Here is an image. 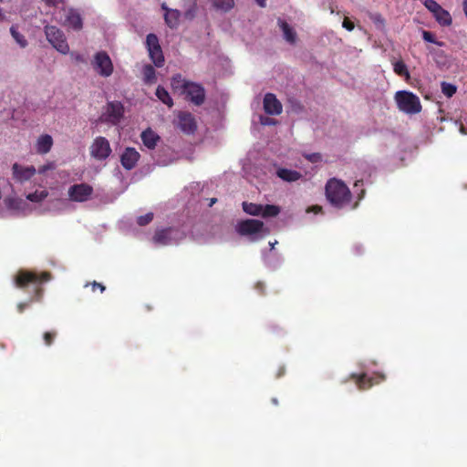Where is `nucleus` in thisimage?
Instances as JSON below:
<instances>
[{
	"label": "nucleus",
	"mask_w": 467,
	"mask_h": 467,
	"mask_svg": "<svg viewBox=\"0 0 467 467\" xmlns=\"http://www.w3.org/2000/svg\"><path fill=\"white\" fill-rule=\"evenodd\" d=\"M76 60H78V61H83V58H82V57H81L80 55H78V56L76 57Z\"/></svg>",
	"instance_id": "52"
},
{
	"label": "nucleus",
	"mask_w": 467,
	"mask_h": 467,
	"mask_svg": "<svg viewBox=\"0 0 467 467\" xmlns=\"http://www.w3.org/2000/svg\"><path fill=\"white\" fill-rule=\"evenodd\" d=\"M393 71L398 76L405 78L406 80H409L410 78L408 67L402 60H399L393 63Z\"/></svg>",
	"instance_id": "26"
},
{
	"label": "nucleus",
	"mask_w": 467,
	"mask_h": 467,
	"mask_svg": "<svg viewBox=\"0 0 467 467\" xmlns=\"http://www.w3.org/2000/svg\"><path fill=\"white\" fill-rule=\"evenodd\" d=\"M147 49L153 64L161 67L164 64V56L159 43V38L155 34H149L146 37Z\"/></svg>",
	"instance_id": "7"
},
{
	"label": "nucleus",
	"mask_w": 467,
	"mask_h": 467,
	"mask_svg": "<svg viewBox=\"0 0 467 467\" xmlns=\"http://www.w3.org/2000/svg\"><path fill=\"white\" fill-rule=\"evenodd\" d=\"M93 192V187L85 182L73 184L67 190L69 200L76 202H84L88 201Z\"/></svg>",
	"instance_id": "9"
},
{
	"label": "nucleus",
	"mask_w": 467,
	"mask_h": 467,
	"mask_svg": "<svg viewBox=\"0 0 467 467\" xmlns=\"http://www.w3.org/2000/svg\"><path fill=\"white\" fill-rule=\"evenodd\" d=\"M157 98L169 108L173 106L172 99L171 98L169 92L161 86H159L156 89Z\"/></svg>",
	"instance_id": "27"
},
{
	"label": "nucleus",
	"mask_w": 467,
	"mask_h": 467,
	"mask_svg": "<svg viewBox=\"0 0 467 467\" xmlns=\"http://www.w3.org/2000/svg\"><path fill=\"white\" fill-rule=\"evenodd\" d=\"M164 13V20L166 25L170 28H177L180 24V18L182 16L181 11L178 9L169 8L166 3H162L161 5Z\"/></svg>",
	"instance_id": "18"
},
{
	"label": "nucleus",
	"mask_w": 467,
	"mask_h": 467,
	"mask_svg": "<svg viewBox=\"0 0 467 467\" xmlns=\"http://www.w3.org/2000/svg\"><path fill=\"white\" fill-rule=\"evenodd\" d=\"M359 185H363V181H357L354 184V187H358Z\"/></svg>",
	"instance_id": "48"
},
{
	"label": "nucleus",
	"mask_w": 467,
	"mask_h": 467,
	"mask_svg": "<svg viewBox=\"0 0 467 467\" xmlns=\"http://www.w3.org/2000/svg\"><path fill=\"white\" fill-rule=\"evenodd\" d=\"M48 195V192L46 190L43 191H36L35 192H31L26 195V199L33 202H40L44 199H46Z\"/></svg>",
	"instance_id": "32"
},
{
	"label": "nucleus",
	"mask_w": 467,
	"mask_h": 467,
	"mask_svg": "<svg viewBox=\"0 0 467 467\" xmlns=\"http://www.w3.org/2000/svg\"><path fill=\"white\" fill-rule=\"evenodd\" d=\"M213 5L224 13L234 7V0H212Z\"/></svg>",
	"instance_id": "28"
},
{
	"label": "nucleus",
	"mask_w": 467,
	"mask_h": 467,
	"mask_svg": "<svg viewBox=\"0 0 467 467\" xmlns=\"http://www.w3.org/2000/svg\"><path fill=\"white\" fill-rule=\"evenodd\" d=\"M141 140L148 149H154L160 140V136L150 129H147L141 133Z\"/></svg>",
	"instance_id": "20"
},
{
	"label": "nucleus",
	"mask_w": 467,
	"mask_h": 467,
	"mask_svg": "<svg viewBox=\"0 0 467 467\" xmlns=\"http://www.w3.org/2000/svg\"><path fill=\"white\" fill-rule=\"evenodd\" d=\"M178 127L185 134H192L197 128L192 114L190 112H180L178 114Z\"/></svg>",
	"instance_id": "15"
},
{
	"label": "nucleus",
	"mask_w": 467,
	"mask_h": 467,
	"mask_svg": "<svg viewBox=\"0 0 467 467\" xmlns=\"http://www.w3.org/2000/svg\"><path fill=\"white\" fill-rule=\"evenodd\" d=\"M374 20H375V21H383V20L381 19L380 15H377V16H375Z\"/></svg>",
	"instance_id": "50"
},
{
	"label": "nucleus",
	"mask_w": 467,
	"mask_h": 467,
	"mask_svg": "<svg viewBox=\"0 0 467 467\" xmlns=\"http://www.w3.org/2000/svg\"><path fill=\"white\" fill-rule=\"evenodd\" d=\"M45 34L48 42L60 53L67 54L69 51V46L66 40L64 33L55 26H47Z\"/></svg>",
	"instance_id": "6"
},
{
	"label": "nucleus",
	"mask_w": 467,
	"mask_h": 467,
	"mask_svg": "<svg viewBox=\"0 0 467 467\" xmlns=\"http://www.w3.org/2000/svg\"><path fill=\"white\" fill-rule=\"evenodd\" d=\"M183 94L186 95L187 99L196 106H201L205 100V90L200 84L190 82L186 86Z\"/></svg>",
	"instance_id": "11"
},
{
	"label": "nucleus",
	"mask_w": 467,
	"mask_h": 467,
	"mask_svg": "<svg viewBox=\"0 0 467 467\" xmlns=\"http://www.w3.org/2000/svg\"><path fill=\"white\" fill-rule=\"evenodd\" d=\"M326 196L327 201L337 208H342L351 200L348 187L340 180L332 178L326 184Z\"/></svg>",
	"instance_id": "2"
},
{
	"label": "nucleus",
	"mask_w": 467,
	"mask_h": 467,
	"mask_svg": "<svg viewBox=\"0 0 467 467\" xmlns=\"http://www.w3.org/2000/svg\"><path fill=\"white\" fill-rule=\"evenodd\" d=\"M265 119H266L265 121L262 120L263 124H273V123H275V121L273 119H269L268 118H266Z\"/></svg>",
	"instance_id": "47"
},
{
	"label": "nucleus",
	"mask_w": 467,
	"mask_h": 467,
	"mask_svg": "<svg viewBox=\"0 0 467 467\" xmlns=\"http://www.w3.org/2000/svg\"><path fill=\"white\" fill-rule=\"evenodd\" d=\"M52 278V275L49 272H42V273H36L34 271H28V270H19L16 275H15L14 281L16 287L20 289H26L30 285H33L34 288V296L29 300V303L33 301H40L44 289L42 287V285L44 283H47L50 281Z\"/></svg>",
	"instance_id": "1"
},
{
	"label": "nucleus",
	"mask_w": 467,
	"mask_h": 467,
	"mask_svg": "<svg viewBox=\"0 0 467 467\" xmlns=\"http://www.w3.org/2000/svg\"><path fill=\"white\" fill-rule=\"evenodd\" d=\"M123 105L119 101H110L106 106V111L103 114L104 120L112 124L119 122L123 117Z\"/></svg>",
	"instance_id": "12"
},
{
	"label": "nucleus",
	"mask_w": 467,
	"mask_h": 467,
	"mask_svg": "<svg viewBox=\"0 0 467 467\" xmlns=\"http://www.w3.org/2000/svg\"><path fill=\"white\" fill-rule=\"evenodd\" d=\"M67 23L76 30H78L82 27V19L79 14L75 11H70L67 16L66 19Z\"/></svg>",
	"instance_id": "25"
},
{
	"label": "nucleus",
	"mask_w": 467,
	"mask_h": 467,
	"mask_svg": "<svg viewBox=\"0 0 467 467\" xmlns=\"http://www.w3.org/2000/svg\"><path fill=\"white\" fill-rule=\"evenodd\" d=\"M264 110L268 115H280L283 110L281 102L273 93H266L263 101Z\"/></svg>",
	"instance_id": "16"
},
{
	"label": "nucleus",
	"mask_w": 467,
	"mask_h": 467,
	"mask_svg": "<svg viewBox=\"0 0 467 467\" xmlns=\"http://www.w3.org/2000/svg\"><path fill=\"white\" fill-rule=\"evenodd\" d=\"M395 100L399 109L407 114H417L421 110L420 99L412 92L398 91L395 94Z\"/></svg>",
	"instance_id": "3"
},
{
	"label": "nucleus",
	"mask_w": 467,
	"mask_h": 467,
	"mask_svg": "<svg viewBox=\"0 0 467 467\" xmlns=\"http://www.w3.org/2000/svg\"><path fill=\"white\" fill-rule=\"evenodd\" d=\"M351 378L355 380L358 389L365 390L373 386V379L368 378L366 374L356 375L352 374Z\"/></svg>",
	"instance_id": "23"
},
{
	"label": "nucleus",
	"mask_w": 467,
	"mask_h": 467,
	"mask_svg": "<svg viewBox=\"0 0 467 467\" xmlns=\"http://www.w3.org/2000/svg\"><path fill=\"white\" fill-rule=\"evenodd\" d=\"M284 371H280L279 374H278V377H281V375H283Z\"/></svg>",
	"instance_id": "56"
},
{
	"label": "nucleus",
	"mask_w": 467,
	"mask_h": 467,
	"mask_svg": "<svg viewBox=\"0 0 467 467\" xmlns=\"http://www.w3.org/2000/svg\"><path fill=\"white\" fill-rule=\"evenodd\" d=\"M36 172L34 166H22L18 163H14L12 166L13 178L16 182L24 183L29 181Z\"/></svg>",
	"instance_id": "14"
},
{
	"label": "nucleus",
	"mask_w": 467,
	"mask_h": 467,
	"mask_svg": "<svg viewBox=\"0 0 467 467\" xmlns=\"http://www.w3.org/2000/svg\"><path fill=\"white\" fill-rule=\"evenodd\" d=\"M365 194V190H361V193L359 195V199L362 198Z\"/></svg>",
	"instance_id": "54"
},
{
	"label": "nucleus",
	"mask_w": 467,
	"mask_h": 467,
	"mask_svg": "<svg viewBox=\"0 0 467 467\" xmlns=\"http://www.w3.org/2000/svg\"><path fill=\"white\" fill-rule=\"evenodd\" d=\"M278 25L283 31L285 39L290 44H295L296 41V31L288 25V23L282 19H278Z\"/></svg>",
	"instance_id": "22"
},
{
	"label": "nucleus",
	"mask_w": 467,
	"mask_h": 467,
	"mask_svg": "<svg viewBox=\"0 0 467 467\" xmlns=\"http://www.w3.org/2000/svg\"><path fill=\"white\" fill-rule=\"evenodd\" d=\"M152 220H153V213H148L144 215L139 216L137 218V223L140 226H145V225L149 224Z\"/></svg>",
	"instance_id": "35"
},
{
	"label": "nucleus",
	"mask_w": 467,
	"mask_h": 467,
	"mask_svg": "<svg viewBox=\"0 0 467 467\" xmlns=\"http://www.w3.org/2000/svg\"><path fill=\"white\" fill-rule=\"evenodd\" d=\"M423 39L430 43L435 42L433 35L429 31H423Z\"/></svg>",
	"instance_id": "40"
},
{
	"label": "nucleus",
	"mask_w": 467,
	"mask_h": 467,
	"mask_svg": "<svg viewBox=\"0 0 467 467\" xmlns=\"http://www.w3.org/2000/svg\"><path fill=\"white\" fill-rule=\"evenodd\" d=\"M306 160L309 161L316 163L322 161V156L320 153H311L305 156Z\"/></svg>",
	"instance_id": "37"
},
{
	"label": "nucleus",
	"mask_w": 467,
	"mask_h": 467,
	"mask_svg": "<svg viewBox=\"0 0 467 467\" xmlns=\"http://www.w3.org/2000/svg\"><path fill=\"white\" fill-rule=\"evenodd\" d=\"M53 145V139L50 135H41L36 141V151L39 154H46L50 151Z\"/></svg>",
	"instance_id": "19"
},
{
	"label": "nucleus",
	"mask_w": 467,
	"mask_h": 467,
	"mask_svg": "<svg viewBox=\"0 0 467 467\" xmlns=\"http://www.w3.org/2000/svg\"><path fill=\"white\" fill-rule=\"evenodd\" d=\"M140 157V153L134 148H130V147L126 148V150L120 156L121 165L126 170L130 171L137 165V162L139 161Z\"/></svg>",
	"instance_id": "17"
},
{
	"label": "nucleus",
	"mask_w": 467,
	"mask_h": 467,
	"mask_svg": "<svg viewBox=\"0 0 467 467\" xmlns=\"http://www.w3.org/2000/svg\"><path fill=\"white\" fill-rule=\"evenodd\" d=\"M424 5L433 13L440 24L448 26L451 23V17L449 12L444 10L435 0H425Z\"/></svg>",
	"instance_id": "13"
},
{
	"label": "nucleus",
	"mask_w": 467,
	"mask_h": 467,
	"mask_svg": "<svg viewBox=\"0 0 467 467\" xmlns=\"http://www.w3.org/2000/svg\"><path fill=\"white\" fill-rule=\"evenodd\" d=\"M271 401H272V403H273L274 405H278V400H277V399H276V398H273V399L271 400Z\"/></svg>",
	"instance_id": "51"
},
{
	"label": "nucleus",
	"mask_w": 467,
	"mask_h": 467,
	"mask_svg": "<svg viewBox=\"0 0 467 467\" xmlns=\"http://www.w3.org/2000/svg\"><path fill=\"white\" fill-rule=\"evenodd\" d=\"M10 33L12 35V36L14 37V39L16 40V42L21 47H26L27 46V41L26 39L25 38V36L20 34L16 27L15 26H12L11 28H10Z\"/></svg>",
	"instance_id": "33"
},
{
	"label": "nucleus",
	"mask_w": 467,
	"mask_h": 467,
	"mask_svg": "<svg viewBox=\"0 0 467 467\" xmlns=\"http://www.w3.org/2000/svg\"><path fill=\"white\" fill-rule=\"evenodd\" d=\"M185 237L184 232L178 228L169 227L157 230L153 236V242L159 245H170L177 244Z\"/></svg>",
	"instance_id": "5"
},
{
	"label": "nucleus",
	"mask_w": 467,
	"mask_h": 467,
	"mask_svg": "<svg viewBox=\"0 0 467 467\" xmlns=\"http://www.w3.org/2000/svg\"><path fill=\"white\" fill-rule=\"evenodd\" d=\"M460 132L463 135H466L467 134V130L466 128L464 127V125L461 124L460 126Z\"/></svg>",
	"instance_id": "46"
},
{
	"label": "nucleus",
	"mask_w": 467,
	"mask_h": 467,
	"mask_svg": "<svg viewBox=\"0 0 467 467\" xmlns=\"http://www.w3.org/2000/svg\"><path fill=\"white\" fill-rule=\"evenodd\" d=\"M277 244V242H276V241H275L274 243H271V242H270V243H269V244H270V246H271V249H273V248L275 247V244Z\"/></svg>",
	"instance_id": "53"
},
{
	"label": "nucleus",
	"mask_w": 467,
	"mask_h": 467,
	"mask_svg": "<svg viewBox=\"0 0 467 467\" xmlns=\"http://www.w3.org/2000/svg\"><path fill=\"white\" fill-rule=\"evenodd\" d=\"M143 80L147 84H152L156 81V72L154 67L148 64L142 68Z\"/></svg>",
	"instance_id": "29"
},
{
	"label": "nucleus",
	"mask_w": 467,
	"mask_h": 467,
	"mask_svg": "<svg viewBox=\"0 0 467 467\" xmlns=\"http://www.w3.org/2000/svg\"><path fill=\"white\" fill-rule=\"evenodd\" d=\"M242 207L245 213L253 216L261 215L263 212L262 204H257L254 202H244L242 203Z\"/></svg>",
	"instance_id": "24"
},
{
	"label": "nucleus",
	"mask_w": 467,
	"mask_h": 467,
	"mask_svg": "<svg viewBox=\"0 0 467 467\" xmlns=\"http://www.w3.org/2000/svg\"><path fill=\"white\" fill-rule=\"evenodd\" d=\"M29 303H19L17 305V310L19 313H23L25 311V309L28 306Z\"/></svg>",
	"instance_id": "44"
},
{
	"label": "nucleus",
	"mask_w": 467,
	"mask_h": 467,
	"mask_svg": "<svg viewBox=\"0 0 467 467\" xmlns=\"http://www.w3.org/2000/svg\"><path fill=\"white\" fill-rule=\"evenodd\" d=\"M90 155L98 161L106 160L111 153L109 140L102 136L97 137L90 145Z\"/></svg>",
	"instance_id": "10"
},
{
	"label": "nucleus",
	"mask_w": 467,
	"mask_h": 467,
	"mask_svg": "<svg viewBox=\"0 0 467 467\" xmlns=\"http://www.w3.org/2000/svg\"><path fill=\"white\" fill-rule=\"evenodd\" d=\"M441 91L447 98H451L457 91L455 85L443 81L441 83Z\"/></svg>",
	"instance_id": "34"
},
{
	"label": "nucleus",
	"mask_w": 467,
	"mask_h": 467,
	"mask_svg": "<svg viewBox=\"0 0 467 467\" xmlns=\"http://www.w3.org/2000/svg\"><path fill=\"white\" fill-rule=\"evenodd\" d=\"M91 285H92V290H93V291H95L97 288H99V289L100 290V292L102 293V292H104V291H105V289H106V287H105L102 284L98 283V282H96V281H94V282L91 284Z\"/></svg>",
	"instance_id": "42"
},
{
	"label": "nucleus",
	"mask_w": 467,
	"mask_h": 467,
	"mask_svg": "<svg viewBox=\"0 0 467 467\" xmlns=\"http://www.w3.org/2000/svg\"><path fill=\"white\" fill-rule=\"evenodd\" d=\"M255 2L261 7H265L266 5V0H255Z\"/></svg>",
	"instance_id": "45"
},
{
	"label": "nucleus",
	"mask_w": 467,
	"mask_h": 467,
	"mask_svg": "<svg viewBox=\"0 0 467 467\" xmlns=\"http://www.w3.org/2000/svg\"><path fill=\"white\" fill-rule=\"evenodd\" d=\"M92 65L96 72L101 77L108 78L113 73L112 61L105 51L95 54Z\"/></svg>",
	"instance_id": "8"
},
{
	"label": "nucleus",
	"mask_w": 467,
	"mask_h": 467,
	"mask_svg": "<svg viewBox=\"0 0 467 467\" xmlns=\"http://www.w3.org/2000/svg\"><path fill=\"white\" fill-rule=\"evenodd\" d=\"M322 207L319 205H313L306 209V213H314L316 214L321 213Z\"/></svg>",
	"instance_id": "41"
},
{
	"label": "nucleus",
	"mask_w": 467,
	"mask_h": 467,
	"mask_svg": "<svg viewBox=\"0 0 467 467\" xmlns=\"http://www.w3.org/2000/svg\"><path fill=\"white\" fill-rule=\"evenodd\" d=\"M190 81H186L182 78L180 74H177L171 78V84L174 90H180L182 93L186 89V86Z\"/></svg>",
	"instance_id": "30"
},
{
	"label": "nucleus",
	"mask_w": 467,
	"mask_h": 467,
	"mask_svg": "<svg viewBox=\"0 0 467 467\" xmlns=\"http://www.w3.org/2000/svg\"><path fill=\"white\" fill-rule=\"evenodd\" d=\"M217 202L216 198H212L209 203V206H213Z\"/></svg>",
	"instance_id": "49"
},
{
	"label": "nucleus",
	"mask_w": 467,
	"mask_h": 467,
	"mask_svg": "<svg viewBox=\"0 0 467 467\" xmlns=\"http://www.w3.org/2000/svg\"><path fill=\"white\" fill-rule=\"evenodd\" d=\"M342 26L348 31H352L355 27L354 23L350 21L348 17L344 19Z\"/></svg>",
	"instance_id": "39"
},
{
	"label": "nucleus",
	"mask_w": 467,
	"mask_h": 467,
	"mask_svg": "<svg viewBox=\"0 0 467 467\" xmlns=\"http://www.w3.org/2000/svg\"><path fill=\"white\" fill-rule=\"evenodd\" d=\"M263 212L261 216L264 218L275 217L280 213V207L274 204H262Z\"/></svg>",
	"instance_id": "31"
},
{
	"label": "nucleus",
	"mask_w": 467,
	"mask_h": 467,
	"mask_svg": "<svg viewBox=\"0 0 467 467\" xmlns=\"http://www.w3.org/2000/svg\"><path fill=\"white\" fill-rule=\"evenodd\" d=\"M55 169V164L53 162H48L45 165H42L38 168L37 171L38 173L40 174H44L45 172H47V171L49 170H53Z\"/></svg>",
	"instance_id": "38"
},
{
	"label": "nucleus",
	"mask_w": 467,
	"mask_h": 467,
	"mask_svg": "<svg viewBox=\"0 0 467 467\" xmlns=\"http://www.w3.org/2000/svg\"><path fill=\"white\" fill-rule=\"evenodd\" d=\"M64 0H46L47 5L51 6H57L59 4H62Z\"/></svg>",
	"instance_id": "43"
},
{
	"label": "nucleus",
	"mask_w": 467,
	"mask_h": 467,
	"mask_svg": "<svg viewBox=\"0 0 467 467\" xmlns=\"http://www.w3.org/2000/svg\"><path fill=\"white\" fill-rule=\"evenodd\" d=\"M330 11H331V13H334V9H333L332 5H330Z\"/></svg>",
	"instance_id": "55"
},
{
	"label": "nucleus",
	"mask_w": 467,
	"mask_h": 467,
	"mask_svg": "<svg viewBox=\"0 0 467 467\" xmlns=\"http://www.w3.org/2000/svg\"><path fill=\"white\" fill-rule=\"evenodd\" d=\"M236 231L240 235L251 236V241H257L263 236H257L256 234L265 232V234H269V230L265 228V224L260 220L246 219L238 223L236 225Z\"/></svg>",
	"instance_id": "4"
},
{
	"label": "nucleus",
	"mask_w": 467,
	"mask_h": 467,
	"mask_svg": "<svg viewBox=\"0 0 467 467\" xmlns=\"http://www.w3.org/2000/svg\"><path fill=\"white\" fill-rule=\"evenodd\" d=\"M57 337V332L55 330L45 332L43 335V339L45 345L49 347L53 344L55 338Z\"/></svg>",
	"instance_id": "36"
},
{
	"label": "nucleus",
	"mask_w": 467,
	"mask_h": 467,
	"mask_svg": "<svg viewBox=\"0 0 467 467\" xmlns=\"http://www.w3.org/2000/svg\"><path fill=\"white\" fill-rule=\"evenodd\" d=\"M276 175L283 181L288 182H296L299 180L302 176L300 172L285 168L278 169L276 171Z\"/></svg>",
	"instance_id": "21"
}]
</instances>
